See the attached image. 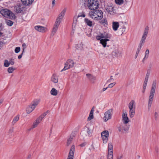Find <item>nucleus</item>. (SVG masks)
Instances as JSON below:
<instances>
[{"mask_svg": "<svg viewBox=\"0 0 159 159\" xmlns=\"http://www.w3.org/2000/svg\"><path fill=\"white\" fill-rule=\"evenodd\" d=\"M42 120L38 117L36 120L33 123L32 126V128L36 127L41 122Z\"/></svg>", "mask_w": 159, "mask_h": 159, "instance_id": "23", "label": "nucleus"}, {"mask_svg": "<svg viewBox=\"0 0 159 159\" xmlns=\"http://www.w3.org/2000/svg\"><path fill=\"white\" fill-rule=\"evenodd\" d=\"M99 4L97 0H88L87 6L90 10H94L98 9Z\"/></svg>", "mask_w": 159, "mask_h": 159, "instance_id": "4", "label": "nucleus"}, {"mask_svg": "<svg viewBox=\"0 0 159 159\" xmlns=\"http://www.w3.org/2000/svg\"><path fill=\"white\" fill-rule=\"evenodd\" d=\"M48 112V111H47L46 112H44L42 115L40 116L39 117V118L41 120H42V119H43L44 117L47 115Z\"/></svg>", "mask_w": 159, "mask_h": 159, "instance_id": "36", "label": "nucleus"}, {"mask_svg": "<svg viewBox=\"0 0 159 159\" xmlns=\"http://www.w3.org/2000/svg\"><path fill=\"white\" fill-rule=\"evenodd\" d=\"M51 94L53 96H56L57 94V91L55 88H53L50 92Z\"/></svg>", "mask_w": 159, "mask_h": 159, "instance_id": "31", "label": "nucleus"}, {"mask_svg": "<svg viewBox=\"0 0 159 159\" xmlns=\"http://www.w3.org/2000/svg\"><path fill=\"white\" fill-rule=\"evenodd\" d=\"M34 29L42 33L45 32L47 30V28L46 27L40 25L35 26Z\"/></svg>", "mask_w": 159, "mask_h": 159, "instance_id": "14", "label": "nucleus"}, {"mask_svg": "<svg viewBox=\"0 0 159 159\" xmlns=\"http://www.w3.org/2000/svg\"><path fill=\"white\" fill-rule=\"evenodd\" d=\"M101 134L103 143H106L107 141L109 136L108 131L107 130L104 131L102 132Z\"/></svg>", "mask_w": 159, "mask_h": 159, "instance_id": "8", "label": "nucleus"}, {"mask_svg": "<svg viewBox=\"0 0 159 159\" xmlns=\"http://www.w3.org/2000/svg\"><path fill=\"white\" fill-rule=\"evenodd\" d=\"M108 88V87H107V88H103L102 89V91L103 92H104V91H105L106 90H107V89Z\"/></svg>", "mask_w": 159, "mask_h": 159, "instance_id": "60", "label": "nucleus"}, {"mask_svg": "<svg viewBox=\"0 0 159 159\" xmlns=\"http://www.w3.org/2000/svg\"><path fill=\"white\" fill-rule=\"evenodd\" d=\"M112 54L115 57H121L122 52L121 51H119L118 49H115L112 52Z\"/></svg>", "mask_w": 159, "mask_h": 159, "instance_id": "19", "label": "nucleus"}, {"mask_svg": "<svg viewBox=\"0 0 159 159\" xmlns=\"http://www.w3.org/2000/svg\"><path fill=\"white\" fill-rule=\"evenodd\" d=\"M58 76L55 74H54L52 75L51 80L54 83H57L58 82Z\"/></svg>", "mask_w": 159, "mask_h": 159, "instance_id": "21", "label": "nucleus"}, {"mask_svg": "<svg viewBox=\"0 0 159 159\" xmlns=\"http://www.w3.org/2000/svg\"><path fill=\"white\" fill-rule=\"evenodd\" d=\"M99 23L101 24L104 25H107V20L104 19L100 21H99Z\"/></svg>", "mask_w": 159, "mask_h": 159, "instance_id": "38", "label": "nucleus"}, {"mask_svg": "<svg viewBox=\"0 0 159 159\" xmlns=\"http://www.w3.org/2000/svg\"><path fill=\"white\" fill-rule=\"evenodd\" d=\"M119 26V23L118 22H113L112 23V28L113 30L115 31L117 30Z\"/></svg>", "mask_w": 159, "mask_h": 159, "instance_id": "25", "label": "nucleus"}, {"mask_svg": "<svg viewBox=\"0 0 159 159\" xmlns=\"http://www.w3.org/2000/svg\"><path fill=\"white\" fill-rule=\"evenodd\" d=\"M86 75L88 78L90 80L92 83H95V81L96 80V77L90 74H86Z\"/></svg>", "mask_w": 159, "mask_h": 159, "instance_id": "18", "label": "nucleus"}, {"mask_svg": "<svg viewBox=\"0 0 159 159\" xmlns=\"http://www.w3.org/2000/svg\"><path fill=\"white\" fill-rule=\"evenodd\" d=\"M70 68V67L69 66V65L67 63V64L66 62L65 63V66L64 68L61 70V72H62L64 70H67Z\"/></svg>", "mask_w": 159, "mask_h": 159, "instance_id": "35", "label": "nucleus"}, {"mask_svg": "<svg viewBox=\"0 0 159 159\" xmlns=\"http://www.w3.org/2000/svg\"><path fill=\"white\" fill-rule=\"evenodd\" d=\"M109 41V39H108V38L102 39L100 40V43L102 44L104 47L105 48L107 46V41Z\"/></svg>", "mask_w": 159, "mask_h": 159, "instance_id": "22", "label": "nucleus"}, {"mask_svg": "<svg viewBox=\"0 0 159 159\" xmlns=\"http://www.w3.org/2000/svg\"><path fill=\"white\" fill-rule=\"evenodd\" d=\"M94 10L90 11L89 14L90 17L95 20H101L103 17V13L102 11L100 10Z\"/></svg>", "mask_w": 159, "mask_h": 159, "instance_id": "1", "label": "nucleus"}, {"mask_svg": "<svg viewBox=\"0 0 159 159\" xmlns=\"http://www.w3.org/2000/svg\"><path fill=\"white\" fill-rule=\"evenodd\" d=\"M60 24L58 23V22H55V24L54 25L52 31V34H53V35L55 34L57 31V30L58 29V27L59 26Z\"/></svg>", "mask_w": 159, "mask_h": 159, "instance_id": "20", "label": "nucleus"}, {"mask_svg": "<svg viewBox=\"0 0 159 159\" xmlns=\"http://www.w3.org/2000/svg\"><path fill=\"white\" fill-rule=\"evenodd\" d=\"M139 53L136 52V54H135V58L136 59V58H137Z\"/></svg>", "mask_w": 159, "mask_h": 159, "instance_id": "61", "label": "nucleus"}, {"mask_svg": "<svg viewBox=\"0 0 159 159\" xmlns=\"http://www.w3.org/2000/svg\"><path fill=\"white\" fill-rule=\"evenodd\" d=\"M113 151L108 152V159H113Z\"/></svg>", "mask_w": 159, "mask_h": 159, "instance_id": "34", "label": "nucleus"}, {"mask_svg": "<svg viewBox=\"0 0 159 159\" xmlns=\"http://www.w3.org/2000/svg\"><path fill=\"white\" fill-rule=\"evenodd\" d=\"M113 146L111 143H109L108 144V152L113 151Z\"/></svg>", "mask_w": 159, "mask_h": 159, "instance_id": "37", "label": "nucleus"}, {"mask_svg": "<svg viewBox=\"0 0 159 159\" xmlns=\"http://www.w3.org/2000/svg\"><path fill=\"white\" fill-rule=\"evenodd\" d=\"M16 69V68L15 67H11V73Z\"/></svg>", "mask_w": 159, "mask_h": 159, "instance_id": "50", "label": "nucleus"}, {"mask_svg": "<svg viewBox=\"0 0 159 159\" xmlns=\"http://www.w3.org/2000/svg\"><path fill=\"white\" fill-rule=\"evenodd\" d=\"M14 64V59H11V65H13Z\"/></svg>", "mask_w": 159, "mask_h": 159, "instance_id": "53", "label": "nucleus"}, {"mask_svg": "<svg viewBox=\"0 0 159 159\" xmlns=\"http://www.w3.org/2000/svg\"><path fill=\"white\" fill-rule=\"evenodd\" d=\"M85 23L88 25L90 27H91L92 25V21L89 20L87 18H85L84 20Z\"/></svg>", "mask_w": 159, "mask_h": 159, "instance_id": "29", "label": "nucleus"}, {"mask_svg": "<svg viewBox=\"0 0 159 159\" xmlns=\"http://www.w3.org/2000/svg\"><path fill=\"white\" fill-rule=\"evenodd\" d=\"M155 150L156 152H158V148L157 147H156L155 148Z\"/></svg>", "mask_w": 159, "mask_h": 159, "instance_id": "58", "label": "nucleus"}, {"mask_svg": "<svg viewBox=\"0 0 159 159\" xmlns=\"http://www.w3.org/2000/svg\"><path fill=\"white\" fill-rule=\"evenodd\" d=\"M14 11H15L17 13H24V7L22 5L16 7H14Z\"/></svg>", "mask_w": 159, "mask_h": 159, "instance_id": "13", "label": "nucleus"}, {"mask_svg": "<svg viewBox=\"0 0 159 159\" xmlns=\"http://www.w3.org/2000/svg\"><path fill=\"white\" fill-rule=\"evenodd\" d=\"M122 121L124 124H126L129 122V120L127 116L126 112H124L122 115Z\"/></svg>", "mask_w": 159, "mask_h": 159, "instance_id": "12", "label": "nucleus"}, {"mask_svg": "<svg viewBox=\"0 0 159 159\" xmlns=\"http://www.w3.org/2000/svg\"><path fill=\"white\" fill-rule=\"evenodd\" d=\"M39 102V101H38L34 102L31 105H29L26 109L27 113L29 114L32 112L36 107Z\"/></svg>", "mask_w": 159, "mask_h": 159, "instance_id": "5", "label": "nucleus"}, {"mask_svg": "<svg viewBox=\"0 0 159 159\" xmlns=\"http://www.w3.org/2000/svg\"><path fill=\"white\" fill-rule=\"evenodd\" d=\"M22 46L23 47V53H24L25 49L27 48V45L25 43H23L22 44Z\"/></svg>", "mask_w": 159, "mask_h": 159, "instance_id": "44", "label": "nucleus"}, {"mask_svg": "<svg viewBox=\"0 0 159 159\" xmlns=\"http://www.w3.org/2000/svg\"><path fill=\"white\" fill-rule=\"evenodd\" d=\"M85 15L84 12L83 11L82 12L79 13L77 17H76V16H75L74 18V20L72 26H73V25H75V26L76 23V21L77 20V18H78L79 17H85Z\"/></svg>", "mask_w": 159, "mask_h": 159, "instance_id": "16", "label": "nucleus"}, {"mask_svg": "<svg viewBox=\"0 0 159 159\" xmlns=\"http://www.w3.org/2000/svg\"><path fill=\"white\" fill-rule=\"evenodd\" d=\"M75 137L74 134H71L68 139L67 140L66 146H68L71 143V141L73 139V137Z\"/></svg>", "mask_w": 159, "mask_h": 159, "instance_id": "26", "label": "nucleus"}, {"mask_svg": "<svg viewBox=\"0 0 159 159\" xmlns=\"http://www.w3.org/2000/svg\"><path fill=\"white\" fill-rule=\"evenodd\" d=\"M102 38H111V36L108 34L106 33H104V34H101L100 35Z\"/></svg>", "mask_w": 159, "mask_h": 159, "instance_id": "32", "label": "nucleus"}, {"mask_svg": "<svg viewBox=\"0 0 159 159\" xmlns=\"http://www.w3.org/2000/svg\"><path fill=\"white\" fill-rule=\"evenodd\" d=\"M105 57L107 58L109 61H111V59L110 57H111V56L109 54L105 55L104 56Z\"/></svg>", "mask_w": 159, "mask_h": 159, "instance_id": "47", "label": "nucleus"}, {"mask_svg": "<svg viewBox=\"0 0 159 159\" xmlns=\"http://www.w3.org/2000/svg\"><path fill=\"white\" fill-rule=\"evenodd\" d=\"M159 115L158 114L157 112H155L154 113V117L155 118L156 120H157L158 117Z\"/></svg>", "mask_w": 159, "mask_h": 159, "instance_id": "48", "label": "nucleus"}, {"mask_svg": "<svg viewBox=\"0 0 159 159\" xmlns=\"http://www.w3.org/2000/svg\"><path fill=\"white\" fill-rule=\"evenodd\" d=\"M80 3L82 5L85 6L86 4V0H80Z\"/></svg>", "mask_w": 159, "mask_h": 159, "instance_id": "42", "label": "nucleus"}, {"mask_svg": "<svg viewBox=\"0 0 159 159\" xmlns=\"http://www.w3.org/2000/svg\"><path fill=\"white\" fill-rule=\"evenodd\" d=\"M135 112V109H129V115L130 118H132L134 116Z\"/></svg>", "mask_w": 159, "mask_h": 159, "instance_id": "28", "label": "nucleus"}, {"mask_svg": "<svg viewBox=\"0 0 159 159\" xmlns=\"http://www.w3.org/2000/svg\"><path fill=\"white\" fill-rule=\"evenodd\" d=\"M10 63L7 60H5L4 64V66L5 67H8L9 66Z\"/></svg>", "mask_w": 159, "mask_h": 159, "instance_id": "39", "label": "nucleus"}, {"mask_svg": "<svg viewBox=\"0 0 159 159\" xmlns=\"http://www.w3.org/2000/svg\"><path fill=\"white\" fill-rule=\"evenodd\" d=\"M87 133L89 135H90L91 133V131L89 128H88L87 130Z\"/></svg>", "mask_w": 159, "mask_h": 159, "instance_id": "52", "label": "nucleus"}, {"mask_svg": "<svg viewBox=\"0 0 159 159\" xmlns=\"http://www.w3.org/2000/svg\"><path fill=\"white\" fill-rule=\"evenodd\" d=\"M66 62V63H67L69 65L70 68H72L74 66V62L73 60L71 59H69L67 60Z\"/></svg>", "mask_w": 159, "mask_h": 159, "instance_id": "30", "label": "nucleus"}, {"mask_svg": "<svg viewBox=\"0 0 159 159\" xmlns=\"http://www.w3.org/2000/svg\"><path fill=\"white\" fill-rule=\"evenodd\" d=\"M24 53H23L22 52V53L18 56V58L19 59H20L22 57V56Z\"/></svg>", "mask_w": 159, "mask_h": 159, "instance_id": "55", "label": "nucleus"}, {"mask_svg": "<svg viewBox=\"0 0 159 159\" xmlns=\"http://www.w3.org/2000/svg\"><path fill=\"white\" fill-rule=\"evenodd\" d=\"M149 53V51L148 49H147L145 52V58H148V54Z\"/></svg>", "mask_w": 159, "mask_h": 159, "instance_id": "43", "label": "nucleus"}, {"mask_svg": "<svg viewBox=\"0 0 159 159\" xmlns=\"http://www.w3.org/2000/svg\"><path fill=\"white\" fill-rule=\"evenodd\" d=\"M96 38L97 40H98L100 41L102 39V37H101L100 35H97L96 36Z\"/></svg>", "mask_w": 159, "mask_h": 159, "instance_id": "49", "label": "nucleus"}, {"mask_svg": "<svg viewBox=\"0 0 159 159\" xmlns=\"http://www.w3.org/2000/svg\"><path fill=\"white\" fill-rule=\"evenodd\" d=\"M6 20V22L7 24V25H8L9 26H10V20H7L5 19Z\"/></svg>", "mask_w": 159, "mask_h": 159, "instance_id": "51", "label": "nucleus"}, {"mask_svg": "<svg viewBox=\"0 0 159 159\" xmlns=\"http://www.w3.org/2000/svg\"><path fill=\"white\" fill-rule=\"evenodd\" d=\"M106 11L110 15H113L115 13L114 8L111 4L107 5L106 7Z\"/></svg>", "mask_w": 159, "mask_h": 159, "instance_id": "7", "label": "nucleus"}, {"mask_svg": "<svg viewBox=\"0 0 159 159\" xmlns=\"http://www.w3.org/2000/svg\"><path fill=\"white\" fill-rule=\"evenodd\" d=\"M115 84H116V83L115 82L111 83L108 85V87L110 88H112L115 85Z\"/></svg>", "mask_w": 159, "mask_h": 159, "instance_id": "46", "label": "nucleus"}, {"mask_svg": "<svg viewBox=\"0 0 159 159\" xmlns=\"http://www.w3.org/2000/svg\"><path fill=\"white\" fill-rule=\"evenodd\" d=\"M1 14L6 18H10V11L7 9L1 10L0 11Z\"/></svg>", "mask_w": 159, "mask_h": 159, "instance_id": "10", "label": "nucleus"}, {"mask_svg": "<svg viewBox=\"0 0 159 159\" xmlns=\"http://www.w3.org/2000/svg\"><path fill=\"white\" fill-rule=\"evenodd\" d=\"M115 2L117 4L121 5L124 2L123 0H115Z\"/></svg>", "mask_w": 159, "mask_h": 159, "instance_id": "40", "label": "nucleus"}, {"mask_svg": "<svg viewBox=\"0 0 159 159\" xmlns=\"http://www.w3.org/2000/svg\"><path fill=\"white\" fill-rule=\"evenodd\" d=\"M147 83L144 82L143 88H146V87L147 86Z\"/></svg>", "mask_w": 159, "mask_h": 159, "instance_id": "57", "label": "nucleus"}, {"mask_svg": "<svg viewBox=\"0 0 159 159\" xmlns=\"http://www.w3.org/2000/svg\"><path fill=\"white\" fill-rule=\"evenodd\" d=\"M149 27L147 26L145 28L144 32L142 36L140 42L139 46L138 47L136 52L139 53L145 41V39L147 37V34L148 32Z\"/></svg>", "mask_w": 159, "mask_h": 159, "instance_id": "3", "label": "nucleus"}, {"mask_svg": "<svg viewBox=\"0 0 159 159\" xmlns=\"http://www.w3.org/2000/svg\"><path fill=\"white\" fill-rule=\"evenodd\" d=\"M66 11V9H64L59 14L58 17L57 18L56 22H58L60 24L61 20L63 18Z\"/></svg>", "mask_w": 159, "mask_h": 159, "instance_id": "9", "label": "nucleus"}, {"mask_svg": "<svg viewBox=\"0 0 159 159\" xmlns=\"http://www.w3.org/2000/svg\"><path fill=\"white\" fill-rule=\"evenodd\" d=\"M22 3L26 6L30 4L33 2L34 0H21Z\"/></svg>", "mask_w": 159, "mask_h": 159, "instance_id": "24", "label": "nucleus"}, {"mask_svg": "<svg viewBox=\"0 0 159 159\" xmlns=\"http://www.w3.org/2000/svg\"><path fill=\"white\" fill-rule=\"evenodd\" d=\"M20 47H17L16 48L15 52L16 53H18L20 51Z\"/></svg>", "mask_w": 159, "mask_h": 159, "instance_id": "45", "label": "nucleus"}, {"mask_svg": "<svg viewBox=\"0 0 159 159\" xmlns=\"http://www.w3.org/2000/svg\"><path fill=\"white\" fill-rule=\"evenodd\" d=\"M145 89H146V88H143V89L142 90V92L143 93H144L145 92Z\"/></svg>", "mask_w": 159, "mask_h": 159, "instance_id": "63", "label": "nucleus"}, {"mask_svg": "<svg viewBox=\"0 0 159 159\" xmlns=\"http://www.w3.org/2000/svg\"><path fill=\"white\" fill-rule=\"evenodd\" d=\"M113 111V109H111L108 110L104 113V116L103 119L105 121H107L108 120L111 119L112 116V113Z\"/></svg>", "mask_w": 159, "mask_h": 159, "instance_id": "6", "label": "nucleus"}, {"mask_svg": "<svg viewBox=\"0 0 159 159\" xmlns=\"http://www.w3.org/2000/svg\"><path fill=\"white\" fill-rule=\"evenodd\" d=\"M113 78H110L109 80H108L107 81V83H110L113 81L112 80H113Z\"/></svg>", "mask_w": 159, "mask_h": 159, "instance_id": "54", "label": "nucleus"}, {"mask_svg": "<svg viewBox=\"0 0 159 159\" xmlns=\"http://www.w3.org/2000/svg\"><path fill=\"white\" fill-rule=\"evenodd\" d=\"M136 104L134 100H131L128 104L129 109H135Z\"/></svg>", "mask_w": 159, "mask_h": 159, "instance_id": "17", "label": "nucleus"}, {"mask_svg": "<svg viewBox=\"0 0 159 159\" xmlns=\"http://www.w3.org/2000/svg\"><path fill=\"white\" fill-rule=\"evenodd\" d=\"M3 102V100L2 99H1L0 100V105L2 104Z\"/></svg>", "mask_w": 159, "mask_h": 159, "instance_id": "64", "label": "nucleus"}, {"mask_svg": "<svg viewBox=\"0 0 159 159\" xmlns=\"http://www.w3.org/2000/svg\"><path fill=\"white\" fill-rule=\"evenodd\" d=\"M75 145H72L70 149L67 159H73L75 152Z\"/></svg>", "mask_w": 159, "mask_h": 159, "instance_id": "11", "label": "nucleus"}, {"mask_svg": "<svg viewBox=\"0 0 159 159\" xmlns=\"http://www.w3.org/2000/svg\"><path fill=\"white\" fill-rule=\"evenodd\" d=\"M55 0H52V5L54 6V5L55 4Z\"/></svg>", "mask_w": 159, "mask_h": 159, "instance_id": "62", "label": "nucleus"}, {"mask_svg": "<svg viewBox=\"0 0 159 159\" xmlns=\"http://www.w3.org/2000/svg\"><path fill=\"white\" fill-rule=\"evenodd\" d=\"M16 18L14 14L11 11V19L15 20Z\"/></svg>", "mask_w": 159, "mask_h": 159, "instance_id": "41", "label": "nucleus"}, {"mask_svg": "<svg viewBox=\"0 0 159 159\" xmlns=\"http://www.w3.org/2000/svg\"><path fill=\"white\" fill-rule=\"evenodd\" d=\"M156 82L153 81L151 89L148 98V110L149 111L151 109V106L153 102V98L155 94V90L156 88Z\"/></svg>", "mask_w": 159, "mask_h": 159, "instance_id": "2", "label": "nucleus"}, {"mask_svg": "<svg viewBox=\"0 0 159 159\" xmlns=\"http://www.w3.org/2000/svg\"><path fill=\"white\" fill-rule=\"evenodd\" d=\"M149 75H150V73H148V72H147L146 74L145 78H148Z\"/></svg>", "mask_w": 159, "mask_h": 159, "instance_id": "56", "label": "nucleus"}, {"mask_svg": "<svg viewBox=\"0 0 159 159\" xmlns=\"http://www.w3.org/2000/svg\"><path fill=\"white\" fill-rule=\"evenodd\" d=\"M94 111V107H93L90 111L89 116V117H88V119L89 120H91V119H93V112Z\"/></svg>", "mask_w": 159, "mask_h": 159, "instance_id": "27", "label": "nucleus"}, {"mask_svg": "<svg viewBox=\"0 0 159 159\" xmlns=\"http://www.w3.org/2000/svg\"><path fill=\"white\" fill-rule=\"evenodd\" d=\"M129 125H126V124L122 125L118 128L119 131H121L122 130L126 131L129 130Z\"/></svg>", "mask_w": 159, "mask_h": 159, "instance_id": "15", "label": "nucleus"}, {"mask_svg": "<svg viewBox=\"0 0 159 159\" xmlns=\"http://www.w3.org/2000/svg\"><path fill=\"white\" fill-rule=\"evenodd\" d=\"M148 78H145L144 82L147 83L148 80Z\"/></svg>", "mask_w": 159, "mask_h": 159, "instance_id": "59", "label": "nucleus"}, {"mask_svg": "<svg viewBox=\"0 0 159 159\" xmlns=\"http://www.w3.org/2000/svg\"><path fill=\"white\" fill-rule=\"evenodd\" d=\"M19 116H15L13 119L11 123L12 125H14L19 120Z\"/></svg>", "mask_w": 159, "mask_h": 159, "instance_id": "33", "label": "nucleus"}]
</instances>
